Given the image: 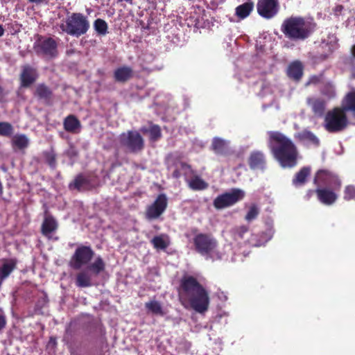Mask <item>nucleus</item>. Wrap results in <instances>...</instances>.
Here are the masks:
<instances>
[{
	"label": "nucleus",
	"instance_id": "79ce46f5",
	"mask_svg": "<svg viewBox=\"0 0 355 355\" xmlns=\"http://www.w3.org/2000/svg\"><path fill=\"white\" fill-rule=\"evenodd\" d=\"M73 184L78 190L85 189L87 187V179L83 175H79L75 179Z\"/></svg>",
	"mask_w": 355,
	"mask_h": 355
},
{
	"label": "nucleus",
	"instance_id": "4c0bfd02",
	"mask_svg": "<svg viewBox=\"0 0 355 355\" xmlns=\"http://www.w3.org/2000/svg\"><path fill=\"white\" fill-rule=\"evenodd\" d=\"M337 38L334 34H330L327 36V39H324L322 44L329 46V51H333L337 48Z\"/></svg>",
	"mask_w": 355,
	"mask_h": 355
},
{
	"label": "nucleus",
	"instance_id": "6ab92c4d",
	"mask_svg": "<svg viewBox=\"0 0 355 355\" xmlns=\"http://www.w3.org/2000/svg\"><path fill=\"white\" fill-rule=\"evenodd\" d=\"M76 284L78 287H89L93 285L92 274L87 269L78 273L76 279Z\"/></svg>",
	"mask_w": 355,
	"mask_h": 355
},
{
	"label": "nucleus",
	"instance_id": "5fc2aeb1",
	"mask_svg": "<svg viewBox=\"0 0 355 355\" xmlns=\"http://www.w3.org/2000/svg\"><path fill=\"white\" fill-rule=\"evenodd\" d=\"M313 193V191H309V193L311 194V193Z\"/></svg>",
	"mask_w": 355,
	"mask_h": 355
},
{
	"label": "nucleus",
	"instance_id": "9d476101",
	"mask_svg": "<svg viewBox=\"0 0 355 355\" xmlns=\"http://www.w3.org/2000/svg\"><path fill=\"white\" fill-rule=\"evenodd\" d=\"M119 142L122 146L133 152L140 150L144 146L141 136L136 131H129L127 133L121 134L119 137Z\"/></svg>",
	"mask_w": 355,
	"mask_h": 355
},
{
	"label": "nucleus",
	"instance_id": "f03ea898",
	"mask_svg": "<svg viewBox=\"0 0 355 355\" xmlns=\"http://www.w3.org/2000/svg\"><path fill=\"white\" fill-rule=\"evenodd\" d=\"M268 146L275 158L283 168H291L296 165L297 150L293 141L279 132L270 131Z\"/></svg>",
	"mask_w": 355,
	"mask_h": 355
},
{
	"label": "nucleus",
	"instance_id": "a878e982",
	"mask_svg": "<svg viewBox=\"0 0 355 355\" xmlns=\"http://www.w3.org/2000/svg\"><path fill=\"white\" fill-rule=\"evenodd\" d=\"M11 141L14 149L24 150L29 145V139L24 134L14 135Z\"/></svg>",
	"mask_w": 355,
	"mask_h": 355
},
{
	"label": "nucleus",
	"instance_id": "aec40b11",
	"mask_svg": "<svg viewBox=\"0 0 355 355\" xmlns=\"http://www.w3.org/2000/svg\"><path fill=\"white\" fill-rule=\"evenodd\" d=\"M254 9L252 1H247L238 6L235 9V15L239 20H243L248 17Z\"/></svg>",
	"mask_w": 355,
	"mask_h": 355
},
{
	"label": "nucleus",
	"instance_id": "37998d69",
	"mask_svg": "<svg viewBox=\"0 0 355 355\" xmlns=\"http://www.w3.org/2000/svg\"><path fill=\"white\" fill-rule=\"evenodd\" d=\"M344 199L346 200H350L355 198V187L349 185L345 188L344 190Z\"/></svg>",
	"mask_w": 355,
	"mask_h": 355
},
{
	"label": "nucleus",
	"instance_id": "423d86ee",
	"mask_svg": "<svg viewBox=\"0 0 355 355\" xmlns=\"http://www.w3.org/2000/svg\"><path fill=\"white\" fill-rule=\"evenodd\" d=\"M348 121L345 112L341 108L329 111L324 118V128L330 132H339L345 129Z\"/></svg>",
	"mask_w": 355,
	"mask_h": 355
},
{
	"label": "nucleus",
	"instance_id": "f704fd0d",
	"mask_svg": "<svg viewBox=\"0 0 355 355\" xmlns=\"http://www.w3.org/2000/svg\"><path fill=\"white\" fill-rule=\"evenodd\" d=\"M228 141L219 137H215L212 141V147L216 153H223L227 148Z\"/></svg>",
	"mask_w": 355,
	"mask_h": 355
},
{
	"label": "nucleus",
	"instance_id": "e433bc0d",
	"mask_svg": "<svg viewBox=\"0 0 355 355\" xmlns=\"http://www.w3.org/2000/svg\"><path fill=\"white\" fill-rule=\"evenodd\" d=\"M94 27L99 35H105L107 33V24L103 19H96L94 23Z\"/></svg>",
	"mask_w": 355,
	"mask_h": 355
},
{
	"label": "nucleus",
	"instance_id": "20e7f679",
	"mask_svg": "<svg viewBox=\"0 0 355 355\" xmlns=\"http://www.w3.org/2000/svg\"><path fill=\"white\" fill-rule=\"evenodd\" d=\"M196 250L207 260L220 259L222 256L218 250V243L211 235L198 234L193 238Z\"/></svg>",
	"mask_w": 355,
	"mask_h": 355
},
{
	"label": "nucleus",
	"instance_id": "49530a36",
	"mask_svg": "<svg viewBox=\"0 0 355 355\" xmlns=\"http://www.w3.org/2000/svg\"><path fill=\"white\" fill-rule=\"evenodd\" d=\"M322 79V76H311L309 81L306 83V85H311V84H318L320 82Z\"/></svg>",
	"mask_w": 355,
	"mask_h": 355
},
{
	"label": "nucleus",
	"instance_id": "6e6552de",
	"mask_svg": "<svg viewBox=\"0 0 355 355\" xmlns=\"http://www.w3.org/2000/svg\"><path fill=\"white\" fill-rule=\"evenodd\" d=\"M94 256V251L89 246L78 247L71 258L69 265L76 270H78L87 264Z\"/></svg>",
	"mask_w": 355,
	"mask_h": 355
},
{
	"label": "nucleus",
	"instance_id": "0eeeda50",
	"mask_svg": "<svg viewBox=\"0 0 355 355\" xmlns=\"http://www.w3.org/2000/svg\"><path fill=\"white\" fill-rule=\"evenodd\" d=\"M244 196V191L240 189H233L230 191L216 197L214 201V205L216 209H224L236 204L241 200Z\"/></svg>",
	"mask_w": 355,
	"mask_h": 355
},
{
	"label": "nucleus",
	"instance_id": "ddd939ff",
	"mask_svg": "<svg viewBox=\"0 0 355 355\" xmlns=\"http://www.w3.org/2000/svg\"><path fill=\"white\" fill-rule=\"evenodd\" d=\"M36 51L45 55L54 57L57 54V44L52 38L40 40L36 44Z\"/></svg>",
	"mask_w": 355,
	"mask_h": 355
},
{
	"label": "nucleus",
	"instance_id": "b1692460",
	"mask_svg": "<svg viewBox=\"0 0 355 355\" xmlns=\"http://www.w3.org/2000/svg\"><path fill=\"white\" fill-rule=\"evenodd\" d=\"M303 67L300 62L295 61L289 64L287 69V74L293 80H298L302 76Z\"/></svg>",
	"mask_w": 355,
	"mask_h": 355
},
{
	"label": "nucleus",
	"instance_id": "9b49d317",
	"mask_svg": "<svg viewBox=\"0 0 355 355\" xmlns=\"http://www.w3.org/2000/svg\"><path fill=\"white\" fill-rule=\"evenodd\" d=\"M257 7L259 15L270 19L278 12L279 1L278 0H258Z\"/></svg>",
	"mask_w": 355,
	"mask_h": 355
},
{
	"label": "nucleus",
	"instance_id": "f257e3e1",
	"mask_svg": "<svg viewBox=\"0 0 355 355\" xmlns=\"http://www.w3.org/2000/svg\"><path fill=\"white\" fill-rule=\"evenodd\" d=\"M180 300L185 308H191L203 313L207 311L210 302L208 292L192 276H184L181 280Z\"/></svg>",
	"mask_w": 355,
	"mask_h": 355
},
{
	"label": "nucleus",
	"instance_id": "dca6fc26",
	"mask_svg": "<svg viewBox=\"0 0 355 355\" xmlns=\"http://www.w3.org/2000/svg\"><path fill=\"white\" fill-rule=\"evenodd\" d=\"M296 137L307 146L318 147L320 144L319 139L311 131L304 130L296 135Z\"/></svg>",
	"mask_w": 355,
	"mask_h": 355
},
{
	"label": "nucleus",
	"instance_id": "5701e85b",
	"mask_svg": "<svg viewBox=\"0 0 355 355\" xmlns=\"http://www.w3.org/2000/svg\"><path fill=\"white\" fill-rule=\"evenodd\" d=\"M345 112H352L355 116V89H352L345 97L342 103V108Z\"/></svg>",
	"mask_w": 355,
	"mask_h": 355
},
{
	"label": "nucleus",
	"instance_id": "58836bf2",
	"mask_svg": "<svg viewBox=\"0 0 355 355\" xmlns=\"http://www.w3.org/2000/svg\"><path fill=\"white\" fill-rule=\"evenodd\" d=\"M259 213V209L255 205H252L250 207L249 210L245 217V220L250 222L255 219Z\"/></svg>",
	"mask_w": 355,
	"mask_h": 355
},
{
	"label": "nucleus",
	"instance_id": "7ed1b4c3",
	"mask_svg": "<svg viewBox=\"0 0 355 355\" xmlns=\"http://www.w3.org/2000/svg\"><path fill=\"white\" fill-rule=\"evenodd\" d=\"M314 28L313 23L302 17H291L284 21L281 30L292 40H304L311 34Z\"/></svg>",
	"mask_w": 355,
	"mask_h": 355
},
{
	"label": "nucleus",
	"instance_id": "f8f14e48",
	"mask_svg": "<svg viewBox=\"0 0 355 355\" xmlns=\"http://www.w3.org/2000/svg\"><path fill=\"white\" fill-rule=\"evenodd\" d=\"M167 207V198L164 194L157 196L155 202L146 210V218L151 220L157 218L162 215Z\"/></svg>",
	"mask_w": 355,
	"mask_h": 355
},
{
	"label": "nucleus",
	"instance_id": "473e14b6",
	"mask_svg": "<svg viewBox=\"0 0 355 355\" xmlns=\"http://www.w3.org/2000/svg\"><path fill=\"white\" fill-rule=\"evenodd\" d=\"M320 92L327 100L334 98L336 95L335 87L331 82L324 83L320 88Z\"/></svg>",
	"mask_w": 355,
	"mask_h": 355
},
{
	"label": "nucleus",
	"instance_id": "c85d7f7f",
	"mask_svg": "<svg viewBox=\"0 0 355 355\" xmlns=\"http://www.w3.org/2000/svg\"><path fill=\"white\" fill-rule=\"evenodd\" d=\"M15 266L13 261H6L0 266V286L3 281L12 272Z\"/></svg>",
	"mask_w": 355,
	"mask_h": 355
},
{
	"label": "nucleus",
	"instance_id": "603ef678",
	"mask_svg": "<svg viewBox=\"0 0 355 355\" xmlns=\"http://www.w3.org/2000/svg\"><path fill=\"white\" fill-rule=\"evenodd\" d=\"M352 53L353 56L355 58V45H354L352 48Z\"/></svg>",
	"mask_w": 355,
	"mask_h": 355
},
{
	"label": "nucleus",
	"instance_id": "c03bdc74",
	"mask_svg": "<svg viewBox=\"0 0 355 355\" xmlns=\"http://www.w3.org/2000/svg\"><path fill=\"white\" fill-rule=\"evenodd\" d=\"M150 139L153 141L157 140L161 137L160 128L157 125H153L149 129Z\"/></svg>",
	"mask_w": 355,
	"mask_h": 355
},
{
	"label": "nucleus",
	"instance_id": "3c124183",
	"mask_svg": "<svg viewBox=\"0 0 355 355\" xmlns=\"http://www.w3.org/2000/svg\"><path fill=\"white\" fill-rule=\"evenodd\" d=\"M4 33V29L1 25H0V37L2 36Z\"/></svg>",
	"mask_w": 355,
	"mask_h": 355
},
{
	"label": "nucleus",
	"instance_id": "4468645a",
	"mask_svg": "<svg viewBox=\"0 0 355 355\" xmlns=\"http://www.w3.org/2000/svg\"><path fill=\"white\" fill-rule=\"evenodd\" d=\"M318 200L326 205L334 203L338 198L337 194L329 188H317L315 190Z\"/></svg>",
	"mask_w": 355,
	"mask_h": 355
},
{
	"label": "nucleus",
	"instance_id": "1a4fd4ad",
	"mask_svg": "<svg viewBox=\"0 0 355 355\" xmlns=\"http://www.w3.org/2000/svg\"><path fill=\"white\" fill-rule=\"evenodd\" d=\"M314 183L318 188H327L332 189L340 188L341 182L338 178L331 172L327 170H320L314 178Z\"/></svg>",
	"mask_w": 355,
	"mask_h": 355
},
{
	"label": "nucleus",
	"instance_id": "cd10ccee",
	"mask_svg": "<svg viewBox=\"0 0 355 355\" xmlns=\"http://www.w3.org/2000/svg\"><path fill=\"white\" fill-rule=\"evenodd\" d=\"M189 187L193 190H202L208 187V184L205 182L198 175H193L187 180Z\"/></svg>",
	"mask_w": 355,
	"mask_h": 355
},
{
	"label": "nucleus",
	"instance_id": "bb28decb",
	"mask_svg": "<svg viewBox=\"0 0 355 355\" xmlns=\"http://www.w3.org/2000/svg\"><path fill=\"white\" fill-rule=\"evenodd\" d=\"M193 175L194 173L190 166L185 163H180L178 168L173 173V176L175 178L184 175L186 181L190 178H192Z\"/></svg>",
	"mask_w": 355,
	"mask_h": 355
},
{
	"label": "nucleus",
	"instance_id": "72a5a7b5",
	"mask_svg": "<svg viewBox=\"0 0 355 355\" xmlns=\"http://www.w3.org/2000/svg\"><path fill=\"white\" fill-rule=\"evenodd\" d=\"M92 275L97 276L105 269V263L101 257H97L87 268Z\"/></svg>",
	"mask_w": 355,
	"mask_h": 355
},
{
	"label": "nucleus",
	"instance_id": "a18cd8bd",
	"mask_svg": "<svg viewBox=\"0 0 355 355\" xmlns=\"http://www.w3.org/2000/svg\"><path fill=\"white\" fill-rule=\"evenodd\" d=\"M246 243H249L250 245L255 247H259L262 245L264 243L261 242L260 241H257L256 236L254 234L251 235L250 239H248L246 241Z\"/></svg>",
	"mask_w": 355,
	"mask_h": 355
},
{
	"label": "nucleus",
	"instance_id": "de8ad7c7",
	"mask_svg": "<svg viewBox=\"0 0 355 355\" xmlns=\"http://www.w3.org/2000/svg\"><path fill=\"white\" fill-rule=\"evenodd\" d=\"M6 325V318L3 313L0 312V330Z\"/></svg>",
	"mask_w": 355,
	"mask_h": 355
},
{
	"label": "nucleus",
	"instance_id": "4be33fe9",
	"mask_svg": "<svg viewBox=\"0 0 355 355\" xmlns=\"http://www.w3.org/2000/svg\"><path fill=\"white\" fill-rule=\"evenodd\" d=\"M250 166L253 169H263L265 166V157L259 151L252 153L249 159Z\"/></svg>",
	"mask_w": 355,
	"mask_h": 355
},
{
	"label": "nucleus",
	"instance_id": "864d4df0",
	"mask_svg": "<svg viewBox=\"0 0 355 355\" xmlns=\"http://www.w3.org/2000/svg\"><path fill=\"white\" fill-rule=\"evenodd\" d=\"M271 238H272V234H270V235L267 237V239H266V241H265V242H264V243H266V242H267L268 241H269Z\"/></svg>",
	"mask_w": 355,
	"mask_h": 355
},
{
	"label": "nucleus",
	"instance_id": "a19ab883",
	"mask_svg": "<svg viewBox=\"0 0 355 355\" xmlns=\"http://www.w3.org/2000/svg\"><path fill=\"white\" fill-rule=\"evenodd\" d=\"M36 93L42 98H48L51 95L50 89L44 85L37 86Z\"/></svg>",
	"mask_w": 355,
	"mask_h": 355
},
{
	"label": "nucleus",
	"instance_id": "09e8293b",
	"mask_svg": "<svg viewBox=\"0 0 355 355\" xmlns=\"http://www.w3.org/2000/svg\"><path fill=\"white\" fill-rule=\"evenodd\" d=\"M106 137L108 139H110L112 140V141L107 146L105 145V148H110V147H112V146H114L113 135L107 134V135H106Z\"/></svg>",
	"mask_w": 355,
	"mask_h": 355
},
{
	"label": "nucleus",
	"instance_id": "39448f33",
	"mask_svg": "<svg viewBox=\"0 0 355 355\" xmlns=\"http://www.w3.org/2000/svg\"><path fill=\"white\" fill-rule=\"evenodd\" d=\"M60 28L68 35L79 37L85 34L89 28V22L81 13H72L60 24Z\"/></svg>",
	"mask_w": 355,
	"mask_h": 355
},
{
	"label": "nucleus",
	"instance_id": "a211bd4d",
	"mask_svg": "<svg viewBox=\"0 0 355 355\" xmlns=\"http://www.w3.org/2000/svg\"><path fill=\"white\" fill-rule=\"evenodd\" d=\"M66 131L71 133H78L80 131L81 124L80 121L74 115H69L63 122Z\"/></svg>",
	"mask_w": 355,
	"mask_h": 355
},
{
	"label": "nucleus",
	"instance_id": "393cba45",
	"mask_svg": "<svg viewBox=\"0 0 355 355\" xmlns=\"http://www.w3.org/2000/svg\"><path fill=\"white\" fill-rule=\"evenodd\" d=\"M145 307L149 313L155 315L164 316L166 313L161 303L157 300H150L146 302Z\"/></svg>",
	"mask_w": 355,
	"mask_h": 355
},
{
	"label": "nucleus",
	"instance_id": "8fccbe9b",
	"mask_svg": "<svg viewBox=\"0 0 355 355\" xmlns=\"http://www.w3.org/2000/svg\"><path fill=\"white\" fill-rule=\"evenodd\" d=\"M30 3H33L36 4H40L44 1V0H28Z\"/></svg>",
	"mask_w": 355,
	"mask_h": 355
},
{
	"label": "nucleus",
	"instance_id": "c9c22d12",
	"mask_svg": "<svg viewBox=\"0 0 355 355\" xmlns=\"http://www.w3.org/2000/svg\"><path fill=\"white\" fill-rule=\"evenodd\" d=\"M232 232L236 240H242L245 238V234L249 233L248 227L245 225H241L239 227H234Z\"/></svg>",
	"mask_w": 355,
	"mask_h": 355
},
{
	"label": "nucleus",
	"instance_id": "7c9ffc66",
	"mask_svg": "<svg viewBox=\"0 0 355 355\" xmlns=\"http://www.w3.org/2000/svg\"><path fill=\"white\" fill-rule=\"evenodd\" d=\"M132 71L131 68L123 67L117 69L114 71V78L116 81L124 82L128 80L132 76Z\"/></svg>",
	"mask_w": 355,
	"mask_h": 355
},
{
	"label": "nucleus",
	"instance_id": "f3484780",
	"mask_svg": "<svg viewBox=\"0 0 355 355\" xmlns=\"http://www.w3.org/2000/svg\"><path fill=\"white\" fill-rule=\"evenodd\" d=\"M307 103L311 107L314 114L322 116L325 110L326 102L319 98H308Z\"/></svg>",
	"mask_w": 355,
	"mask_h": 355
},
{
	"label": "nucleus",
	"instance_id": "ea45409f",
	"mask_svg": "<svg viewBox=\"0 0 355 355\" xmlns=\"http://www.w3.org/2000/svg\"><path fill=\"white\" fill-rule=\"evenodd\" d=\"M13 131L12 126L6 122H0V135L10 136Z\"/></svg>",
	"mask_w": 355,
	"mask_h": 355
},
{
	"label": "nucleus",
	"instance_id": "c756f323",
	"mask_svg": "<svg viewBox=\"0 0 355 355\" xmlns=\"http://www.w3.org/2000/svg\"><path fill=\"white\" fill-rule=\"evenodd\" d=\"M151 243L157 250H165L169 245L170 240L166 234H161L155 236Z\"/></svg>",
	"mask_w": 355,
	"mask_h": 355
},
{
	"label": "nucleus",
	"instance_id": "412c9836",
	"mask_svg": "<svg viewBox=\"0 0 355 355\" xmlns=\"http://www.w3.org/2000/svg\"><path fill=\"white\" fill-rule=\"evenodd\" d=\"M57 227L58 224L55 218L50 215L46 214L42 225V234L46 236L50 237L51 234L57 229Z\"/></svg>",
	"mask_w": 355,
	"mask_h": 355
},
{
	"label": "nucleus",
	"instance_id": "2eb2a0df",
	"mask_svg": "<svg viewBox=\"0 0 355 355\" xmlns=\"http://www.w3.org/2000/svg\"><path fill=\"white\" fill-rule=\"evenodd\" d=\"M37 77V73L34 68L28 65L24 66L20 76L21 86L28 87L31 85L35 81Z\"/></svg>",
	"mask_w": 355,
	"mask_h": 355
},
{
	"label": "nucleus",
	"instance_id": "2f4dec72",
	"mask_svg": "<svg viewBox=\"0 0 355 355\" xmlns=\"http://www.w3.org/2000/svg\"><path fill=\"white\" fill-rule=\"evenodd\" d=\"M311 169L309 167L302 168L296 175L293 180V184L295 187H300L303 185L307 177L310 175Z\"/></svg>",
	"mask_w": 355,
	"mask_h": 355
}]
</instances>
